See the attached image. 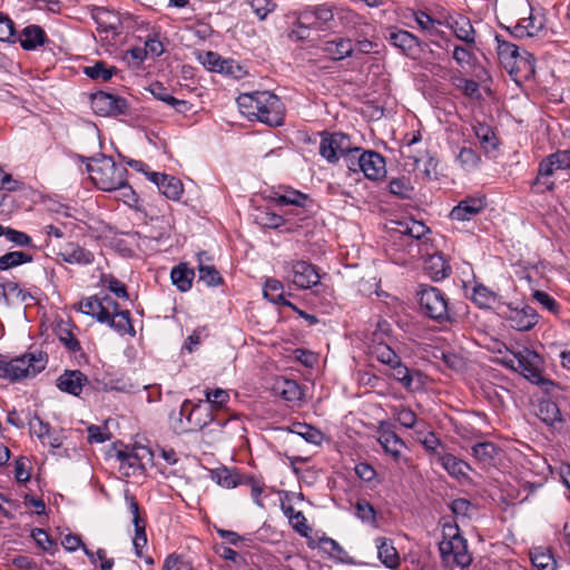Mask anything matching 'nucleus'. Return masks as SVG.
Instances as JSON below:
<instances>
[{"label":"nucleus","instance_id":"f257e3e1","mask_svg":"<svg viewBox=\"0 0 570 570\" xmlns=\"http://www.w3.org/2000/svg\"><path fill=\"white\" fill-rule=\"evenodd\" d=\"M79 311L96 318L99 323L107 324L121 336L136 335L130 312L128 309L120 311L119 304L108 295L102 297L95 295L80 301Z\"/></svg>","mask_w":570,"mask_h":570},{"label":"nucleus","instance_id":"f03ea898","mask_svg":"<svg viewBox=\"0 0 570 570\" xmlns=\"http://www.w3.org/2000/svg\"><path fill=\"white\" fill-rule=\"evenodd\" d=\"M238 107L249 120H257L271 127L281 126L284 121V105L271 91L242 94L237 98Z\"/></svg>","mask_w":570,"mask_h":570},{"label":"nucleus","instance_id":"7ed1b4c3","mask_svg":"<svg viewBox=\"0 0 570 570\" xmlns=\"http://www.w3.org/2000/svg\"><path fill=\"white\" fill-rule=\"evenodd\" d=\"M78 159L86 163V169L97 188L114 191L125 186L128 171L126 167L117 165L111 157L102 154L91 158L79 155Z\"/></svg>","mask_w":570,"mask_h":570},{"label":"nucleus","instance_id":"20e7f679","mask_svg":"<svg viewBox=\"0 0 570 570\" xmlns=\"http://www.w3.org/2000/svg\"><path fill=\"white\" fill-rule=\"evenodd\" d=\"M443 539L439 543L442 562L445 566L469 567L472 557L468 551L466 540L461 535L458 525L444 524Z\"/></svg>","mask_w":570,"mask_h":570},{"label":"nucleus","instance_id":"39448f33","mask_svg":"<svg viewBox=\"0 0 570 570\" xmlns=\"http://www.w3.org/2000/svg\"><path fill=\"white\" fill-rule=\"evenodd\" d=\"M511 357L504 356L502 363L514 371L520 372L527 380L538 385L552 384L542 376L543 360L535 351L522 346L518 351H511Z\"/></svg>","mask_w":570,"mask_h":570},{"label":"nucleus","instance_id":"423d86ee","mask_svg":"<svg viewBox=\"0 0 570 570\" xmlns=\"http://www.w3.org/2000/svg\"><path fill=\"white\" fill-rule=\"evenodd\" d=\"M47 362L43 352L26 353L9 362L0 361V377L11 382L33 377L46 368Z\"/></svg>","mask_w":570,"mask_h":570},{"label":"nucleus","instance_id":"0eeeda50","mask_svg":"<svg viewBox=\"0 0 570 570\" xmlns=\"http://www.w3.org/2000/svg\"><path fill=\"white\" fill-rule=\"evenodd\" d=\"M417 297L420 311L423 315L440 324L455 322V315L449 307L448 298L439 288L420 285Z\"/></svg>","mask_w":570,"mask_h":570},{"label":"nucleus","instance_id":"6e6552de","mask_svg":"<svg viewBox=\"0 0 570 570\" xmlns=\"http://www.w3.org/2000/svg\"><path fill=\"white\" fill-rule=\"evenodd\" d=\"M570 168V151L558 150L543 158L538 166L537 177L531 187L537 194L552 191L556 187L553 176L561 170Z\"/></svg>","mask_w":570,"mask_h":570},{"label":"nucleus","instance_id":"1a4fd4ad","mask_svg":"<svg viewBox=\"0 0 570 570\" xmlns=\"http://www.w3.org/2000/svg\"><path fill=\"white\" fill-rule=\"evenodd\" d=\"M497 52L500 61L505 66L533 71L534 58L528 51L520 52L519 47L495 35Z\"/></svg>","mask_w":570,"mask_h":570},{"label":"nucleus","instance_id":"9d476101","mask_svg":"<svg viewBox=\"0 0 570 570\" xmlns=\"http://www.w3.org/2000/svg\"><path fill=\"white\" fill-rule=\"evenodd\" d=\"M351 147V139L347 135L343 132H324L320 144V154L328 163L334 164L348 153Z\"/></svg>","mask_w":570,"mask_h":570},{"label":"nucleus","instance_id":"9b49d317","mask_svg":"<svg viewBox=\"0 0 570 570\" xmlns=\"http://www.w3.org/2000/svg\"><path fill=\"white\" fill-rule=\"evenodd\" d=\"M91 108L99 116H119L127 112L128 101L122 97L98 91L91 95Z\"/></svg>","mask_w":570,"mask_h":570},{"label":"nucleus","instance_id":"f8f14e48","mask_svg":"<svg viewBox=\"0 0 570 570\" xmlns=\"http://www.w3.org/2000/svg\"><path fill=\"white\" fill-rule=\"evenodd\" d=\"M302 21L312 24L314 30L325 31L334 27L333 7L323 3L302 10Z\"/></svg>","mask_w":570,"mask_h":570},{"label":"nucleus","instance_id":"ddd939ff","mask_svg":"<svg viewBox=\"0 0 570 570\" xmlns=\"http://www.w3.org/2000/svg\"><path fill=\"white\" fill-rule=\"evenodd\" d=\"M504 320L509 323L510 327L525 332L532 330L538 323V314L535 309L529 305L522 307H511L502 314Z\"/></svg>","mask_w":570,"mask_h":570},{"label":"nucleus","instance_id":"4468645a","mask_svg":"<svg viewBox=\"0 0 570 570\" xmlns=\"http://www.w3.org/2000/svg\"><path fill=\"white\" fill-rule=\"evenodd\" d=\"M291 279L298 288H311L320 283V275L311 263L297 261L291 266Z\"/></svg>","mask_w":570,"mask_h":570},{"label":"nucleus","instance_id":"2eb2a0df","mask_svg":"<svg viewBox=\"0 0 570 570\" xmlns=\"http://www.w3.org/2000/svg\"><path fill=\"white\" fill-rule=\"evenodd\" d=\"M189 400L183 402L180 406V415H187V421L191 425V430H203L214 421L213 412L209 407L203 405L202 401L193 406L191 410H189Z\"/></svg>","mask_w":570,"mask_h":570},{"label":"nucleus","instance_id":"dca6fc26","mask_svg":"<svg viewBox=\"0 0 570 570\" xmlns=\"http://www.w3.org/2000/svg\"><path fill=\"white\" fill-rule=\"evenodd\" d=\"M147 90L155 99L164 102L167 107L179 114H186L191 109V104L189 101L174 97L171 90L159 81L151 82Z\"/></svg>","mask_w":570,"mask_h":570},{"label":"nucleus","instance_id":"f3484780","mask_svg":"<svg viewBox=\"0 0 570 570\" xmlns=\"http://www.w3.org/2000/svg\"><path fill=\"white\" fill-rule=\"evenodd\" d=\"M146 175L165 197L173 200L180 198L184 191L180 179L161 173H146Z\"/></svg>","mask_w":570,"mask_h":570},{"label":"nucleus","instance_id":"a211bd4d","mask_svg":"<svg viewBox=\"0 0 570 570\" xmlns=\"http://www.w3.org/2000/svg\"><path fill=\"white\" fill-rule=\"evenodd\" d=\"M387 40L410 58H415L422 51L419 39L406 30L391 31Z\"/></svg>","mask_w":570,"mask_h":570},{"label":"nucleus","instance_id":"6ab92c4d","mask_svg":"<svg viewBox=\"0 0 570 570\" xmlns=\"http://www.w3.org/2000/svg\"><path fill=\"white\" fill-rule=\"evenodd\" d=\"M92 18L100 33H112V36H117L122 29V22L118 13L106 8H96L92 11Z\"/></svg>","mask_w":570,"mask_h":570},{"label":"nucleus","instance_id":"aec40b11","mask_svg":"<svg viewBox=\"0 0 570 570\" xmlns=\"http://www.w3.org/2000/svg\"><path fill=\"white\" fill-rule=\"evenodd\" d=\"M361 161L363 164L362 173L367 179L376 180L385 176V159L381 154L373 150H363Z\"/></svg>","mask_w":570,"mask_h":570},{"label":"nucleus","instance_id":"412c9836","mask_svg":"<svg viewBox=\"0 0 570 570\" xmlns=\"http://www.w3.org/2000/svg\"><path fill=\"white\" fill-rule=\"evenodd\" d=\"M485 208V202L481 197H468L454 206L450 213L453 220H470Z\"/></svg>","mask_w":570,"mask_h":570},{"label":"nucleus","instance_id":"4be33fe9","mask_svg":"<svg viewBox=\"0 0 570 570\" xmlns=\"http://www.w3.org/2000/svg\"><path fill=\"white\" fill-rule=\"evenodd\" d=\"M88 383V377L79 370L65 371L57 379V387L66 393L78 396Z\"/></svg>","mask_w":570,"mask_h":570},{"label":"nucleus","instance_id":"5701e85b","mask_svg":"<svg viewBox=\"0 0 570 570\" xmlns=\"http://www.w3.org/2000/svg\"><path fill=\"white\" fill-rule=\"evenodd\" d=\"M424 269L426 274L435 282L442 281L450 276L451 266L443 253L436 252L424 261Z\"/></svg>","mask_w":570,"mask_h":570},{"label":"nucleus","instance_id":"b1692460","mask_svg":"<svg viewBox=\"0 0 570 570\" xmlns=\"http://www.w3.org/2000/svg\"><path fill=\"white\" fill-rule=\"evenodd\" d=\"M58 256L66 263L89 265L94 262V254L77 243H68L58 253Z\"/></svg>","mask_w":570,"mask_h":570},{"label":"nucleus","instance_id":"393cba45","mask_svg":"<svg viewBox=\"0 0 570 570\" xmlns=\"http://www.w3.org/2000/svg\"><path fill=\"white\" fill-rule=\"evenodd\" d=\"M438 462L454 479L461 480L468 478V471L471 466L468 462L456 458L451 453L439 454Z\"/></svg>","mask_w":570,"mask_h":570},{"label":"nucleus","instance_id":"a878e982","mask_svg":"<svg viewBox=\"0 0 570 570\" xmlns=\"http://www.w3.org/2000/svg\"><path fill=\"white\" fill-rule=\"evenodd\" d=\"M472 130L485 154L497 151L499 139L497 138L492 127L484 122L475 121L472 125Z\"/></svg>","mask_w":570,"mask_h":570},{"label":"nucleus","instance_id":"bb28decb","mask_svg":"<svg viewBox=\"0 0 570 570\" xmlns=\"http://www.w3.org/2000/svg\"><path fill=\"white\" fill-rule=\"evenodd\" d=\"M0 297L7 306L33 298L29 292L20 288L19 284L12 281L0 283Z\"/></svg>","mask_w":570,"mask_h":570},{"label":"nucleus","instance_id":"cd10ccee","mask_svg":"<svg viewBox=\"0 0 570 570\" xmlns=\"http://www.w3.org/2000/svg\"><path fill=\"white\" fill-rule=\"evenodd\" d=\"M448 27L453 31L454 36L468 43L473 45L475 42V30L469 18L459 16L448 22Z\"/></svg>","mask_w":570,"mask_h":570},{"label":"nucleus","instance_id":"c85d7f7f","mask_svg":"<svg viewBox=\"0 0 570 570\" xmlns=\"http://www.w3.org/2000/svg\"><path fill=\"white\" fill-rule=\"evenodd\" d=\"M323 51L328 55L333 60H342L351 57L355 49L351 39L338 38L335 40L326 41Z\"/></svg>","mask_w":570,"mask_h":570},{"label":"nucleus","instance_id":"c756f323","mask_svg":"<svg viewBox=\"0 0 570 570\" xmlns=\"http://www.w3.org/2000/svg\"><path fill=\"white\" fill-rule=\"evenodd\" d=\"M499 452V448L490 441L478 442L471 448L472 455L483 466L493 465Z\"/></svg>","mask_w":570,"mask_h":570},{"label":"nucleus","instance_id":"7c9ffc66","mask_svg":"<svg viewBox=\"0 0 570 570\" xmlns=\"http://www.w3.org/2000/svg\"><path fill=\"white\" fill-rule=\"evenodd\" d=\"M375 543L381 562L390 569H395L400 564V557L393 543L384 537L377 538Z\"/></svg>","mask_w":570,"mask_h":570},{"label":"nucleus","instance_id":"2f4dec72","mask_svg":"<svg viewBox=\"0 0 570 570\" xmlns=\"http://www.w3.org/2000/svg\"><path fill=\"white\" fill-rule=\"evenodd\" d=\"M537 416L546 424L557 429L562 423L561 412L557 403L550 400L540 401Z\"/></svg>","mask_w":570,"mask_h":570},{"label":"nucleus","instance_id":"473e14b6","mask_svg":"<svg viewBox=\"0 0 570 570\" xmlns=\"http://www.w3.org/2000/svg\"><path fill=\"white\" fill-rule=\"evenodd\" d=\"M263 293L264 297L269 302L277 305L291 307L292 309H296V306L285 298L284 286L279 281L275 278H268L265 282Z\"/></svg>","mask_w":570,"mask_h":570},{"label":"nucleus","instance_id":"72a5a7b5","mask_svg":"<svg viewBox=\"0 0 570 570\" xmlns=\"http://www.w3.org/2000/svg\"><path fill=\"white\" fill-rule=\"evenodd\" d=\"M195 272L186 263H180L170 272L173 284L180 291L187 292L191 288Z\"/></svg>","mask_w":570,"mask_h":570},{"label":"nucleus","instance_id":"f704fd0d","mask_svg":"<svg viewBox=\"0 0 570 570\" xmlns=\"http://www.w3.org/2000/svg\"><path fill=\"white\" fill-rule=\"evenodd\" d=\"M390 367L392 370L391 376L401 383L404 389L407 391L417 389V386H414V381L421 376L419 371L410 370L401 362V358L399 360L397 364L391 365Z\"/></svg>","mask_w":570,"mask_h":570},{"label":"nucleus","instance_id":"c9c22d12","mask_svg":"<svg viewBox=\"0 0 570 570\" xmlns=\"http://www.w3.org/2000/svg\"><path fill=\"white\" fill-rule=\"evenodd\" d=\"M46 32L40 26L30 24L26 27L19 38L20 45L24 50H33L43 45Z\"/></svg>","mask_w":570,"mask_h":570},{"label":"nucleus","instance_id":"e433bc0d","mask_svg":"<svg viewBox=\"0 0 570 570\" xmlns=\"http://www.w3.org/2000/svg\"><path fill=\"white\" fill-rule=\"evenodd\" d=\"M274 391L283 400L288 402L301 401L303 397V391L297 382L293 380L282 379L277 380L274 385Z\"/></svg>","mask_w":570,"mask_h":570},{"label":"nucleus","instance_id":"4c0bfd02","mask_svg":"<svg viewBox=\"0 0 570 570\" xmlns=\"http://www.w3.org/2000/svg\"><path fill=\"white\" fill-rule=\"evenodd\" d=\"M288 431L314 445H320L324 440V434L318 429L306 423L295 422L288 428Z\"/></svg>","mask_w":570,"mask_h":570},{"label":"nucleus","instance_id":"58836bf2","mask_svg":"<svg viewBox=\"0 0 570 570\" xmlns=\"http://www.w3.org/2000/svg\"><path fill=\"white\" fill-rule=\"evenodd\" d=\"M530 559L535 570H557V561L548 549L541 547L531 549Z\"/></svg>","mask_w":570,"mask_h":570},{"label":"nucleus","instance_id":"ea45409f","mask_svg":"<svg viewBox=\"0 0 570 570\" xmlns=\"http://www.w3.org/2000/svg\"><path fill=\"white\" fill-rule=\"evenodd\" d=\"M377 440L386 453L391 454L394 459L400 456L404 443L395 432L390 430L381 431Z\"/></svg>","mask_w":570,"mask_h":570},{"label":"nucleus","instance_id":"a19ab883","mask_svg":"<svg viewBox=\"0 0 570 570\" xmlns=\"http://www.w3.org/2000/svg\"><path fill=\"white\" fill-rule=\"evenodd\" d=\"M371 353L379 362L389 366L397 364L400 360V356L385 342L373 343Z\"/></svg>","mask_w":570,"mask_h":570},{"label":"nucleus","instance_id":"79ce46f5","mask_svg":"<svg viewBox=\"0 0 570 570\" xmlns=\"http://www.w3.org/2000/svg\"><path fill=\"white\" fill-rule=\"evenodd\" d=\"M32 261L33 256L29 253L22 250L8 252L0 256V271H8Z\"/></svg>","mask_w":570,"mask_h":570},{"label":"nucleus","instance_id":"37998d69","mask_svg":"<svg viewBox=\"0 0 570 570\" xmlns=\"http://www.w3.org/2000/svg\"><path fill=\"white\" fill-rule=\"evenodd\" d=\"M455 161L459 164L462 170L471 173L478 168L479 164L481 163V157L472 148L462 147L455 156Z\"/></svg>","mask_w":570,"mask_h":570},{"label":"nucleus","instance_id":"c03bdc74","mask_svg":"<svg viewBox=\"0 0 570 570\" xmlns=\"http://www.w3.org/2000/svg\"><path fill=\"white\" fill-rule=\"evenodd\" d=\"M132 524L135 527V537L132 539V546L135 549V553L138 558L142 557V549L147 544V535H146V521L139 514L132 518Z\"/></svg>","mask_w":570,"mask_h":570},{"label":"nucleus","instance_id":"a18cd8bd","mask_svg":"<svg viewBox=\"0 0 570 570\" xmlns=\"http://www.w3.org/2000/svg\"><path fill=\"white\" fill-rule=\"evenodd\" d=\"M387 188L392 195L401 199H410L414 190L410 178L405 176L391 179L389 181Z\"/></svg>","mask_w":570,"mask_h":570},{"label":"nucleus","instance_id":"49530a36","mask_svg":"<svg viewBox=\"0 0 570 570\" xmlns=\"http://www.w3.org/2000/svg\"><path fill=\"white\" fill-rule=\"evenodd\" d=\"M284 514L288 518L293 529L303 537H307L311 528L306 523V518L302 511H296L293 507H283Z\"/></svg>","mask_w":570,"mask_h":570},{"label":"nucleus","instance_id":"de8ad7c7","mask_svg":"<svg viewBox=\"0 0 570 570\" xmlns=\"http://www.w3.org/2000/svg\"><path fill=\"white\" fill-rule=\"evenodd\" d=\"M117 72L116 67L108 68L104 61H96L92 66L83 68V73L90 79L108 81Z\"/></svg>","mask_w":570,"mask_h":570},{"label":"nucleus","instance_id":"09e8293b","mask_svg":"<svg viewBox=\"0 0 570 570\" xmlns=\"http://www.w3.org/2000/svg\"><path fill=\"white\" fill-rule=\"evenodd\" d=\"M213 478L219 485L226 489H233L238 484L244 483L243 476L240 474L230 471L226 468L214 471Z\"/></svg>","mask_w":570,"mask_h":570},{"label":"nucleus","instance_id":"8fccbe9b","mask_svg":"<svg viewBox=\"0 0 570 570\" xmlns=\"http://www.w3.org/2000/svg\"><path fill=\"white\" fill-rule=\"evenodd\" d=\"M57 336L59 341L72 353H77L81 350L79 341L70 330L69 324L60 323L57 326Z\"/></svg>","mask_w":570,"mask_h":570},{"label":"nucleus","instance_id":"3c124183","mask_svg":"<svg viewBox=\"0 0 570 570\" xmlns=\"http://www.w3.org/2000/svg\"><path fill=\"white\" fill-rule=\"evenodd\" d=\"M308 196L306 194L301 193L299 190L287 188L284 194H275V202L279 205H294L298 207H303Z\"/></svg>","mask_w":570,"mask_h":570},{"label":"nucleus","instance_id":"603ef678","mask_svg":"<svg viewBox=\"0 0 570 570\" xmlns=\"http://www.w3.org/2000/svg\"><path fill=\"white\" fill-rule=\"evenodd\" d=\"M2 236H4L6 239L12 243L14 246L36 248L35 244L32 243V238L24 232L3 226Z\"/></svg>","mask_w":570,"mask_h":570},{"label":"nucleus","instance_id":"864d4df0","mask_svg":"<svg viewBox=\"0 0 570 570\" xmlns=\"http://www.w3.org/2000/svg\"><path fill=\"white\" fill-rule=\"evenodd\" d=\"M544 28L542 19H538L537 16H534L532 12L529 17L523 18L519 21V23L515 26L517 30L524 29L527 36L533 37L538 35L542 29Z\"/></svg>","mask_w":570,"mask_h":570},{"label":"nucleus","instance_id":"5fc2aeb1","mask_svg":"<svg viewBox=\"0 0 570 570\" xmlns=\"http://www.w3.org/2000/svg\"><path fill=\"white\" fill-rule=\"evenodd\" d=\"M117 458L120 461V469H131L132 472L144 470V464L139 455L134 452L119 451Z\"/></svg>","mask_w":570,"mask_h":570},{"label":"nucleus","instance_id":"6e6d98bb","mask_svg":"<svg viewBox=\"0 0 570 570\" xmlns=\"http://www.w3.org/2000/svg\"><path fill=\"white\" fill-rule=\"evenodd\" d=\"M199 281L204 282L207 286H217L222 283L223 278L219 272L209 265H204L202 262L198 266Z\"/></svg>","mask_w":570,"mask_h":570},{"label":"nucleus","instance_id":"4d7b16f0","mask_svg":"<svg viewBox=\"0 0 570 570\" xmlns=\"http://www.w3.org/2000/svg\"><path fill=\"white\" fill-rule=\"evenodd\" d=\"M206 403L210 404L208 407L213 412L214 409L223 407L229 401V394L226 390L215 389L205 391Z\"/></svg>","mask_w":570,"mask_h":570},{"label":"nucleus","instance_id":"13d9d810","mask_svg":"<svg viewBox=\"0 0 570 570\" xmlns=\"http://www.w3.org/2000/svg\"><path fill=\"white\" fill-rule=\"evenodd\" d=\"M356 517L363 521L374 524L376 521V512L374 507L365 499L357 500L355 504Z\"/></svg>","mask_w":570,"mask_h":570},{"label":"nucleus","instance_id":"bf43d9fd","mask_svg":"<svg viewBox=\"0 0 570 570\" xmlns=\"http://www.w3.org/2000/svg\"><path fill=\"white\" fill-rule=\"evenodd\" d=\"M401 233L403 235L415 239H421L429 232V228L422 222L413 219L406 223H401Z\"/></svg>","mask_w":570,"mask_h":570},{"label":"nucleus","instance_id":"052dcab7","mask_svg":"<svg viewBox=\"0 0 570 570\" xmlns=\"http://www.w3.org/2000/svg\"><path fill=\"white\" fill-rule=\"evenodd\" d=\"M472 299L480 307H488L492 302L497 299V295L489 291L485 286H475L472 294Z\"/></svg>","mask_w":570,"mask_h":570},{"label":"nucleus","instance_id":"680f3d73","mask_svg":"<svg viewBox=\"0 0 570 570\" xmlns=\"http://www.w3.org/2000/svg\"><path fill=\"white\" fill-rule=\"evenodd\" d=\"M363 151L362 148L358 147H351L350 151L346 153L342 158L345 163L348 170L353 173L362 171L363 164L361 161V153Z\"/></svg>","mask_w":570,"mask_h":570},{"label":"nucleus","instance_id":"e2e57ef3","mask_svg":"<svg viewBox=\"0 0 570 570\" xmlns=\"http://www.w3.org/2000/svg\"><path fill=\"white\" fill-rule=\"evenodd\" d=\"M312 24L302 21V11L298 13L297 20L294 23V29L289 32L288 37L295 41H303L309 38Z\"/></svg>","mask_w":570,"mask_h":570},{"label":"nucleus","instance_id":"0e129e2a","mask_svg":"<svg viewBox=\"0 0 570 570\" xmlns=\"http://www.w3.org/2000/svg\"><path fill=\"white\" fill-rule=\"evenodd\" d=\"M415 21L422 30L428 31L431 36H436L440 33L435 26L441 24V22L433 19L430 14L423 11H419L415 14Z\"/></svg>","mask_w":570,"mask_h":570},{"label":"nucleus","instance_id":"69168bd1","mask_svg":"<svg viewBox=\"0 0 570 570\" xmlns=\"http://www.w3.org/2000/svg\"><path fill=\"white\" fill-rule=\"evenodd\" d=\"M102 284L112 292L117 297L127 298L128 293L124 283L115 278L112 275H102Z\"/></svg>","mask_w":570,"mask_h":570},{"label":"nucleus","instance_id":"338daca9","mask_svg":"<svg viewBox=\"0 0 570 570\" xmlns=\"http://www.w3.org/2000/svg\"><path fill=\"white\" fill-rule=\"evenodd\" d=\"M250 8L259 20H264L268 13L275 10L276 4L271 0H252Z\"/></svg>","mask_w":570,"mask_h":570},{"label":"nucleus","instance_id":"774afa93","mask_svg":"<svg viewBox=\"0 0 570 570\" xmlns=\"http://www.w3.org/2000/svg\"><path fill=\"white\" fill-rule=\"evenodd\" d=\"M163 570H193L191 564L178 556L170 554L166 558Z\"/></svg>","mask_w":570,"mask_h":570}]
</instances>
